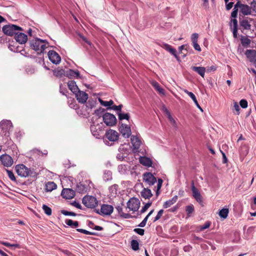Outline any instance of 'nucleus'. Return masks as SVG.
<instances>
[{
  "label": "nucleus",
  "mask_w": 256,
  "mask_h": 256,
  "mask_svg": "<svg viewBox=\"0 0 256 256\" xmlns=\"http://www.w3.org/2000/svg\"><path fill=\"white\" fill-rule=\"evenodd\" d=\"M30 47L35 50L38 54L44 52L48 46V43L46 40L36 38L30 41Z\"/></svg>",
  "instance_id": "nucleus-1"
},
{
  "label": "nucleus",
  "mask_w": 256,
  "mask_h": 256,
  "mask_svg": "<svg viewBox=\"0 0 256 256\" xmlns=\"http://www.w3.org/2000/svg\"><path fill=\"white\" fill-rule=\"evenodd\" d=\"M118 138L119 134L116 131L110 129L106 132L103 137V141L106 145L111 146L118 140Z\"/></svg>",
  "instance_id": "nucleus-2"
},
{
  "label": "nucleus",
  "mask_w": 256,
  "mask_h": 256,
  "mask_svg": "<svg viewBox=\"0 0 256 256\" xmlns=\"http://www.w3.org/2000/svg\"><path fill=\"white\" fill-rule=\"evenodd\" d=\"M16 172L21 177H36L37 174L34 169L27 168L23 164H18L16 166Z\"/></svg>",
  "instance_id": "nucleus-3"
},
{
  "label": "nucleus",
  "mask_w": 256,
  "mask_h": 256,
  "mask_svg": "<svg viewBox=\"0 0 256 256\" xmlns=\"http://www.w3.org/2000/svg\"><path fill=\"white\" fill-rule=\"evenodd\" d=\"M3 32L8 36H13L18 31H22V28L16 25L9 24L4 26L2 28Z\"/></svg>",
  "instance_id": "nucleus-4"
},
{
  "label": "nucleus",
  "mask_w": 256,
  "mask_h": 256,
  "mask_svg": "<svg viewBox=\"0 0 256 256\" xmlns=\"http://www.w3.org/2000/svg\"><path fill=\"white\" fill-rule=\"evenodd\" d=\"M82 202L87 208H94L98 205V201L93 196H86L83 198Z\"/></svg>",
  "instance_id": "nucleus-5"
},
{
  "label": "nucleus",
  "mask_w": 256,
  "mask_h": 256,
  "mask_svg": "<svg viewBox=\"0 0 256 256\" xmlns=\"http://www.w3.org/2000/svg\"><path fill=\"white\" fill-rule=\"evenodd\" d=\"M103 121L108 126H112L116 123V116L109 112H106L102 116Z\"/></svg>",
  "instance_id": "nucleus-6"
},
{
  "label": "nucleus",
  "mask_w": 256,
  "mask_h": 256,
  "mask_svg": "<svg viewBox=\"0 0 256 256\" xmlns=\"http://www.w3.org/2000/svg\"><path fill=\"white\" fill-rule=\"evenodd\" d=\"M127 208L130 211L136 212L140 208V202L138 199L132 198L127 202Z\"/></svg>",
  "instance_id": "nucleus-7"
},
{
  "label": "nucleus",
  "mask_w": 256,
  "mask_h": 256,
  "mask_svg": "<svg viewBox=\"0 0 256 256\" xmlns=\"http://www.w3.org/2000/svg\"><path fill=\"white\" fill-rule=\"evenodd\" d=\"M114 208L112 206L104 204L102 205L100 212H98V213L101 216H110L113 212Z\"/></svg>",
  "instance_id": "nucleus-8"
},
{
  "label": "nucleus",
  "mask_w": 256,
  "mask_h": 256,
  "mask_svg": "<svg viewBox=\"0 0 256 256\" xmlns=\"http://www.w3.org/2000/svg\"><path fill=\"white\" fill-rule=\"evenodd\" d=\"M50 60L53 64H58L61 61V58L54 50H51L48 54Z\"/></svg>",
  "instance_id": "nucleus-9"
},
{
  "label": "nucleus",
  "mask_w": 256,
  "mask_h": 256,
  "mask_svg": "<svg viewBox=\"0 0 256 256\" xmlns=\"http://www.w3.org/2000/svg\"><path fill=\"white\" fill-rule=\"evenodd\" d=\"M192 196L202 206H204L202 196H201L199 190L195 187L194 182L192 183Z\"/></svg>",
  "instance_id": "nucleus-10"
},
{
  "label": "nucleus",
  "mask_w": 256,
  "mask_h": 256,
  "mask_svg": "<svg viewBox=\"0 0 256 256\" xmlns=\"http://www.w3.org/2000/svg\"><path fill=\"white\" fill-rule=\"evenodd\" d=\"M0 160L2 164L6 167L11 166L14 162L12 158L7 154L2 155L0 156Z\"/></svg>",
  "instance_id": "nucleus-11"
},
{
  "label": "nucleus",
  "mask_w": 256,
  "mask_h": 256,
  "mask_svg": "<svg viewBox=\"0 0 256 256\" xmlns=\"http://www.w3.org/2000/svg\"><path fill=\"white\" fill-rule=\"evenodd\" d=\"M144 181L149 186L154 184L156 182V178L150 172H146L143 174Z\"/></svg>",
  "instance_id": "nucleus-12"
},
{
  "label": "nucleus",
  "mask_w": 256,
  "mask_h": 256,
  "mask_svg": "<svg viewBox=\"0 0 256 256\" xmlns=\"http://www.w3.org/2000/svg\"><path fill=\"white\" fill-rule=\"evenodd\" d=\"M22 31H18L14 35V39L20 44H24L28 40V36Z\"/></svg>",
  "instance_id": "nucleus-13"
},
{
  "label": "nucleus",
  "mask_w": 256,
  "mask_h": 256,
  "mask_svg": "<svg viewBox=\"0 0 256 256\" xmlns=\"http://www.w3.org/2000/svg\"><path fill=\"white\" fill-rule=\"evenodd\" d=\"M245 54L250 62L256 66V50H247L245 52Z\"/></svg>",
  "instance_id": "nucleus-14"
},
{
  "label": "nucleus",
  "mask_w": 256,
  "mask_h": 256,
  "mask_svg": "<svg viewBox=\"0 0 256 256\" xmlns=\"http://www.w3.org/2000/svg\"><path fill=\"white\" fill-rule=\"evenodd\" d=\"M75 95L76 100L80 104H84L88 99V94L86 92L80 90L76 93Z\"/></svg>",
  "instance_id": "nucleus-15"
},
{
  "label": "nucleus",
  "mask_w": 256,
  "mask_h": 256,
  "mask_svg": "<svg viewBox=\"0 0 256 256\" xmlns=\"http://www.w3.org/2000/svg\"><path fill=\"white\" fill-rule=\"evenodd\" d=\"M120 131L126 138H129L132 134L130 128L127 124H122L120 128Z\"/></svg>",
  "instance_id": "nucleus-16"
},
{
  "label": "nucleus",
  "mask_w": 256,
  "mask_h": 256,
  "mask_svg": "<svg viewBox=\"0 0 256 256\" xmlns=\"http://www.w3.org/2000/svg\"><path fill=\"white\" fill-rule=\"evenodd\" d=\"M0 126L2 130L5 131L6 132H8V134L13 127L11 121L8 120H2L0 122ZM5 134H6V133Z\"/></svg>",
  "instance_id": "nucleus-17"
},
{
  "label": "nucleus",
  "mask_w": 256,
  "mask_h": 256,
  "mask_svg": "<svg viewBox=\"0 0 256 256\" xmlns=\"http://www.w3.org/2000/svg\"><path fill=\"white\" fill-rule=\"evenodd\" d=\"M90 131L92 134L96 138H100V134L102 132V129L99 124L95 125L92 124L90 126Z\"/></svg>",
  "instance_id": "nucleus-18"
},
{
  "label": "nucleus",
  "mask_w": 256,
  "mask_h": 256,
  "mask_svg": "<svg viewBox=\"0 0 256 256\" xmlns=\"http://www.w3.org/2000/svg\"><path fill=\"white\" fill-rule=\"evenodd\" d=\"M61 194L63 198L66 199H70L74 196V192L70 188H64Z\"/></svg>",
  "instance_id": "nucleus-19"
},
{
  "label": "nucleus",
  "mask_w": 256,
  "mask_h": 256,
  "mask_svg": "<svg viewBox=\"0 0 256 256\" xmlns=\"http://www.w3.org/2000/svg\"><path fill=\"white\" fill-rule=\"evenodd\" d=\"M131 142L134 150H136L140 148L142 144V142L139 138L134 136H132Z\"/></svg>",
  "instance_id": "nucleus-20"
},
{
  "label": "nucleus",
  "mask_w": 256,
  "mask_h": 256,
  "mask_svg": "<svg viewBox=\"0 0 256 256\" xmlns=\"http://www.w3.org/2000/svg\"><path fill=\"white\" fill-rule=\"evenodd\" d=\"M239 8L240 12L244 15H248L251 14V8L246 4H242L240 2Z\"/></svg>",
  "instance_id": "nucleus-21"
},
{
  "label": "nucleus",
  "mask_w": 256,
  "mask_h": 256,
  "mask_svg": "<svg viewBox=\"0 0 256 256\" xmlns=\"http://www.w3.org/2000/svg\"><path fill=\"white\" fill-rule=\"evenodd\" d=\"M250 21H252L250 19L249 20L248 18H244L240 21V26L243 28L244 30H250L251 28V24H250Z\"/></svg>",
  "instance_id": "nucleus-22"
},
{
  "label": "nucleus",
  "mask_w": 256,
  "mask_h": 256,
  "mask_svg": "<svg viewBox=\"0 0 256 256\" xmlns=\"http://www.w3.org/2000/svg\"><path fill=\"white\" fill-rule=\"evenodd\" d=\"M192 70L199 74L202 77L204 78L205 72H206V68L202 66H192Z\"/></svg>",
  "instance_id": "nucleus-23"
},
{
  "label": "nucleus",
  "mask_w": 256,
  "mask_h": 256,
  "mask_svg": "<svg viewBox=\"0 0 256 256\" xmlns=\"http://www.w3.org/2000/svg\"><path fill=\"white\" fill-rule=\"evenodd\" d=\"M66 75L69 78H78L80 76V74L78 70H74L71 69L68 70L66 72Z\"/></svg>",
  "instance_id": "nucleus-24"
},
{
  "label": "nucleus",
  "mask_w": 256,
  "mask_h": 256,
  "mask_svg": "<svg viewBox=\"0 0 256 256\" xmlns=\"http://www.w3.org/2000/svg\"><path fill=\"white\" fill-rule=\"evenodd\" d=\"M68 86L69 89L74 94L80 90L76 84V82L74 80L69 81L68 83Z\"/></svg>",
  "instance_id": "nucleus-25"
},
{
  "label": "nucleus",
  "mask_w": 256,
  "mask_h": 256,
  "mask_svg": "<svg viewBox=\"0 0 256 256\" xmlns=\"http://www.w3.org/2000/svg\"><path fill=\"white\" fill-rule=\"evenodd\" d=\"M184 92L188 96H190L191 98L193 100L194 102V104H196V106L202 111V112L203 110L202 109V108L200 107V104H198V101H197V100H196V98L195 96V95L192 92H190L189 91H188L187 90H184Z\"/></svg>",
  "instance_id": "nucleus-26"
},
{
  "label": "nucleus",
  "mask_w": 256,
  "mask_h": 256,
  "mask_svg": "<svg viewBox=\"0 0 256 256\" xmlns=\"http://www.w3.org/2000/svg\"><path fill=\"white\" fill-rule=\"evenodd\" d=\"M140 194L141 196L145 199H150L152 196L151 190L148 188H144Z\"/></svg>",
  "instance_id": "nucleus-27"
},
{
  "label": "nucleus",
  "mask_w": 256,
  "mask_h": 256,
  "mask_svg": "<svg viewBox=\"0 0 256 256\" xmlns=\"http://www.w3.org/2000/svg\"><path fill=\"white\" fill-rule=\"evenodd\" d=\"M178 196H175L172 198L168 200L165 202L163 204V208H166L170 207L173 204H174L178 200Z\"/></svg>",
  "instance_id": "nucleus-28"
},
{
  "label": "nucleus",
  "mask_w": 256,
  "mask_h": 256,
  "mask_svg": "<svg viewBox=\"0 0 256 256\" xmlns=\"http://www.w3.org/2000/svg\"><path fill=\"white\" fill-rule=\"evenodd\" d=\"M163 48H164L166 50L168 51L169 52H170L172 55L174 56L177 59H178L176 49L172 48L170 45L167 44H164Z\"/></svg>",
  "instance_id": "nucleus-29"
},
{
  "label": "nucleus",
  "mask_w": 256,
  "mask_h": 256,
  "mask_svg": "<svg viewBox=\"0 0 256 256\" xmlns=\"http://www.w3.org/2000/svg\"><path fill=\"white\" fill-rule=\"evenodd\" d=\"M140 162L141 164L146 166H150L152 164V162L150 158L146 156L140 157Z\"/></svg>",
  "instance_id": "nucleus-30"
},
{
  "label": "nucleus",
  "mask_w": 256,
  "mask_h": 256,
  "mask_svg": "<svg viewBox=\"0 0 256 256\" xmlns=\"http://www.w3.org/2000/svg\"><path fill=\"white\" fill-rule=\"evenodd\" d=\"M88 190V186L81 182L77 184L76 190L79 193H85L87 192Z\"/></svg>",
  "instance_id": "nucleus-31"
},
{
  "label": "nucleus",
  "mask_w": 256,
  "mask_h": 256,
  "mask_svg": "<svg viewBox=\"0 0 256 256\" xmlns=\"http://www.w3.org/2000/svg\"><path fill=\"white\" fill-rule=\"evenodd\" d=\"M56 188V184L52 182H49L46 185V190L47 192H52Z\"/></svg>",
  "instance_id": "nucleus-32"
},
{
  "label": "nucleus",
  "mask_w": 256,
  "mask_h": 256,
  "mask_svg": "<svg viewBox=\"0 0 256 256\" xmlns=\"http://www.w3.org/2000/svg\"><path fill=\"white\" fill-rule=\"evenodd\" d=\"M65 223L68 226L71 228H77L78 226V222L77 221H73L70 219H66L65 220Z\"/></svg>",
  "instance_id": "nucleus-33"
},
{
  "label": "nucleus",
  "mask_w": 256,
  "mask_h": 256,
  "mask_svg": "<svg viewBox=\"0 0 256 256\" xmlns=\"http://www.w3.org/2000/svg\"><path fill=\"white\" fill-rule=\"evenodd\" d=\"M229 212V210L228 208H223L219 211V216L222 218H226Z\"/></svg>",
  "instance_id": "nucleus-34"
},
{
  "label": "nucleus",
  "mask_w": 256,
  "mask_h": 256,
  "mask_svg": "<svg viewBox=\"0 0 256 256\" xmlns=\"http://www.w3.org/2000/svg\"><path fill=\"white\" fill-rule=\"evenodd\" d=\"M240 6V2H238L234 6V8L231 13V16L233 18H236L238 15V12Z\"/></svg>",
  "instance_id": "nucleus-35"
},
{
  "label": "nucleus",
  "mask_w": 256,
  "mask_h": 256,
  "mask_svg": "<svg viewBox=\"0 0 256 256\" xmlns=\"http://www.w3.org/2000/svg\"><path fill=\"white\" fill-rule=\"evenodd\" d=\"M118 188V186L116 184H113L109 188V190L112 196H116L117 194Z\"/></svg>",
  "instance_id": "nucleus-36"
},
{
  "label": "nucleus",
  "mask_w": 256,
  "mask_h": 256,
  "mask_svg": "<svg viewBox=\"0 0 256 256\" xmlns=\"http://www.w3.org/2000/svg\"><path fill=\"white\" fill-rule=\"evenodd\" d=\"M117 114L118 116V119L120 120H128L130 118V116L128 113L124 114L119 112H117Z\"/></svg>",
  "instance_id": "nucleus-37"
},
{
  "label": "nucleus",
  "mask_w": 256,
  "mask_h": 256,
  "mask_svg": "<svg viewBox=\"0 0 256 256\" xmlns=\"http://www.w3.org/2000/svg\"><path fill=\"white\" fill-rule=\"evenodd\" d=\"M112 179V173L110 170H106L104 172V180L108 181Z\"/></svg>",
  "instance_id": "nucleus-38"
},
{
  "label": "nucleus",
  "mask_w": 256,
  "mask_h": 256,
  "mask_svg": "<svg viewBox=\"0 0 256 256\" xmlns=\"http://www.w3.org/2000/svg\"><path fill=\"white\" fill-rule=\"evenodd\" d=\"M166 114L167 115V116H168V118L170 122L174 126H176V120H174V118H173L172 117L170 113V112H168V110H166Z\"/></svg>",
  "instance_id": "nucleus-39"
},
{
  "label": "nucleus",
  "mask_w": 256,
  "mask_h": 256,
  "mask_svg": "<svg viewBox=\"0 0 256 256\" xmlns=\"http://www.w3.org/2000/svg\"><path fill=\"white\" fill-rule=\"evenodd\" d=\"M186 211L188 216H190V214L194 212V206L192 204H190L186 207Z\"/></svg>",
  "instance_id": "nucleus-40"
},
{
  "label": "nucleus",
  "mask_w": 256,
  "mask_h": 256,
  "mask_svg": "<svg viewBox=\"0 0 256 256\" xmlns=\"http://www.w3.org/2000/svg\"><path fill=\"white\" fill-rule=\"evenodd\" d=\"M131 246L133 250H137L139 249V244L136 240H133L131 242Z\"/></svg>",
  "instance_id": "nucleus-41"
},
{
  "label": "nucleus",
  "mask_w": 256,
  "mask_h": 256,
  "mask_svg": "<svg viewBox=\"0 0 256 256\" xmlns=\"http://www.w3.org/2000/svg\"><path fill=\"white\" fill-rule=\"evenodd\" d=\"M100 104L104 106H110L113 104L114 102L112 100L109 101H104L100 99H99Z\"/></svg>",
  "instance_id": "nucleus-42"
},
{
  "label": "nucleus",
  "mask_w": 256,
  "mask_h": 256,
  "mask_svg": "<svg viewBox=\"0 0 256 256\" xmlns=\"http://www.w3.org/2000/svg\"><path fill=\"white\" fill-rule=\"evenodd\" d=\"M42 208L46 215L50 216L52 214V209L50 207L46 204H43Z\"/></svg>",
  "instance_id": "nucleus-43"
},
{
  "label": "nucleus",
  "mask_w": 256,
  "mask_h": 256,
  "mask_svg": "<svg viewBox=\"0 0 256 256\" xmlns=\"http://www.w3.org/2000/svg\"><path fill=\"white\" fill-rule=\"evenodd\" d=\"M241 42L243 46L249 45L250 43V40L248 38L242 36Z\"/></svg>",
  "instance_id": "nucleus-44"
},
{
  "label": "nucleus",
  "mask_w": 256,
  "mask_h": 256,
  "mask_svg": "<svg viewBox=\"0 0 256 256\" xmlns=\"http://www.w3.org/2000/svg\"><path fill=\"white\" fill-rule=\"evenodd\" d=\"M76 230L84 234H88V235H96V233L94 232H90L88 230H86L82 228H78L76 229Z\"/></svg>",
  "instance_id": "nucleus-45"
},
{
  "label": "nucleus",
  "mask_w": 256,
  "mask_h": 256,
  "mask_svg": "<svg viewBox=\"0 0 256 256\" xmlns=\"http://www.w3.org/2000/svg\"><path fill=\"white\" fill-rule=\"evenodd\" d=\"M60 212L62 214H63L64 215L66 216H76V214L75 212H68L66 210H62Z\"/></svg>",
  "instance_id": "nucleus-46"
},
{
  "label": "nucleus",
  "mask_w": 256,
  "mask_h": 256,
  "mask_svg": "<svg viewBox=\"0 0 256 256\" xmlns=\"http://www.w3.org/2000/svg\"><path fill=\"white\" fill-rule=\"evenodd\" d=\"M122 104H120L118 106H112V107L108 108V109H112L114 110L117 112H122Z\"/></svg>",
  "instance_id": "nucleus-47"
},
{
  "label": "nucleus",
  "mask_w": 256,
  "mask_h": 256,
  "mask_svg": "<svg viewBox=\"0 0 256 256\" xmlns=\"http://www.w3.org/2000/svg\"><path fill=\"white\" fill-rule=\"evenodd\" d=\"M152 205V202H148L146 203L140 210V214L144 213L146 211V210L148 209V208L150 206Z\"/></svg>",
  "instance_id": "nucleus-48"
},
{
  "label": "nucleus",
  "mask_w": 256,
  "mask_h": 256,
  "mask_svg": "<svg viewBox=\"0 0 256 256\" xmlns=\"http://www.w3.org/2000/svg\"><path fill=\"white\" fill-rule=\"evenodd\" d=\"M164 213V210H160L158 214H157V215L154 218L153 220V222H156V221L158 220L160 218L162 217V214Z\"/></svg>",
  "instance_id": "nucleus-49"
},
{
  "label": "nucleus",
  "mask_w": 256,
  "mask_h": 256,
  "mask_svg": "<svg viewBox=\"0 0 256 256\" xmlns=\"http://www.w3.org/2000/svg\"><path fill=\"white\" fill-rule=\"evenodd\" d=\"M198 34L197 33H194L192 34L191 40L192 43L197 42L198 41Z\"/></svg>",
  "instance_id": "nucleus-50"
},
{
  "label": "nucleus",
  "mask_w": 256,
  "mask_h": 256,
  "mask_svg": "<svg viewBox=\"0 0 256 256\" xmlns=\"http://www.w3.org/2000/svg\"><path fill=\"white\" fill-rule=\"evenodd\" d=\"M96 102L92 100H89L86 104L87 108H92L95 106Z\"/></svg>",
  "instance_id": "nucleus-51"
},
{
  "label": "nucleus",
  "mask_w": 256,
  "mask_h": 256,
  "mask_svg": "<svg viewBox=\"0 0 256 256\" xmlns=\"http://www.w3.org/2000/svg\"><path fill=\"white\" fill-rule=\"evenodd\" d=\"M9 49L14 52H19L20 48L19 46H15L14 45L10 44L8 46Z\"/></svg>",
  "instance_id": "nucleus-52"
},
{
  "label": "nucleus",
  "mask_w": 256,
  "mask_h": 256,
  "mask_svg": "<svg viewBox=\"0 0 256 256\" xmlns=\"http://www.w3.org/2000/svg\"><path fill=\"white\" fill-rule=\"evenodd\" d=\"M240 104L243 108H246L248 107V102L246 100L242 99L240 100Z\"/></svg>",
  "instance_id": "nucleus-53"
},
{
  "label": "nucleus",
  "mask_w": 256,
  "mask_h": 256,
  "mask_svg": "<svg viewBox=\"0 0 256 256\" xmlns=\"http://www.w3.org/2000/svg\"><path fill=\"white\" fill-rule=\"evenodd\" d=\"M230 26H233V28H238V21L236 18L231 20Z\"/></svg>",
  "instance_id": "nucleus-54"
},
{
  "label": "nucleus",
  "mask_w": 256,
  "mask_h": 256,
  "mask_svg": "<svg viewBox=\"0 0 256 256\" xmlns=\"http://www.w3.org/2000/svg\"><path fill=\"white\" fill-rule=\"evenodd\" d=\"M7 173L8 176V178L13 181L16 180V178L13 172L11 170H7Z\"/></svg>",
  "instance_id": "nucleus-55"
},
{
  "label": "nucleus",
  "mask_w": 256,
  "mask_h": 256,
  "mask_svg": "<svg viewBox=\"0 0 256 256\" xmlns=\"http://www.w3.org/2000/svg\"><path fill=\"white\" fill-rule=\"evenodd\" d=\"M134 231L136 232V234L140 235L143 236L144 233V230L142 228H136L134 230Z\"/></svg>",
  "instance_id": "nucleus-56"
},
{
  "label": "nucleus",
  "mask_w": 256,
  "mask_h": 256,
  "mask_svg": "<svg viewBox=\"0 0 256 256\" xmlns=\"http://www.w3.org/2000/svg\"><path fill=\"white\" fill-rule=\"evenodd\" d=\"M216 70V66L215 65H212L210 66H208L206 68V72H214Z\"/></svg>",
  "instance_id": "nucleus-57"
},
{
  "label": "nucleus",
  "mask_w": 256,
  "mask_h": 256,
  "mask_svg": "<svg viewBox=\"0 0 256 256\" xmlns=\"http://www.w3.org/2000/svg\"><path fill=\"white\" fill-rule=\"evenodd\" d=\"M210 222H205V224L204 225L200 226V230H204L208 228L210 226Z\"/></svg>",
  "instance_id": "nucleus-58"
},
{
  "label": "nucleus",
  "mask_w": 256,
  "mask_h": 256,
  "mask_svg": "<svg viewBox=\"0 0 256 256\" xmlns=\"http://www.w3.org/2000/svg\"><path fill=\"white\" fill-rule=\"evenodd\" d=\"M234 110L236 112V114H239L240 108L238 104L236 102H235L234 103Z\"/></svg>",
  "instance_id": "nucleus-59"
},
{
  "label": "nucleus",
  "mask_w": 256,
  "mask_h": 256,
  "mask_svg": "<svg viewBox=\"0 0 256 256\" xmlns=\"http://www.w3.org/2000/svg\"><path fill=\"white\" fill-rule=\"evenodd\" d=\"M192 45H193V46L195 50L198 51V52L201 51V48H200V45L198 44V42L193 43Z\"/></svg>",
  "instance_id": "nucleus-60"
},
{
  "label": "nucleus",
  "mask_w": 256,
  "mask_h": 256,
  "mask_svg": "<svg viewBox=\"0 0 256 256\" xmlns=\"http://www.w3.org/2000/svg\"><path fill=\"white\" fill-rule=\"evenodd\" d=\"M220 152L222 154V162L224 164H226L227 162H228V159H227V158L226 156V154L222 151L220 150Z\"/></svg>",
  "instance_id": "nucleus-61"
},
{
  "label": "nucleus",
  "mask_w": 256,
  "mask_h": 256,
  "mask_svg": "<svg viewBox=\"0 0 256 256\" xmlns=\"http://www.w3.org/2000/svg\"><path fill=\"white\" fill-rule=\"evenodd\" d=\"M79 36H80V38H82L86 44H88V45H90V46H91V45H92V43H91L90 41H88V40L86 39V38L85 36H82V34H80Z\"/></svg>",
  "instance_id": "nucleus-62"
},
{
  "label": "nucleus",
  "mask_w": 256,
  "mask_h": 256,
  "mask_svg": "<svg viewBox=\"0 0 256 256\" xmlns=\"http://www.w3.org/2000/svg\"><path fill=\"white\" fill-rule=\"evenodd\" d=\"M120 216L124 218H130L132 217L130 214L124 212H123Z\"/></svg>",
  "instance_id": "nucleus-63"
},
{
  "label": "nucleus",
  "mask_w": 256,
  "mask_h": 256,
  "mask_svg": "<svg viewBox=\"0 0 256 256\" xmlns=\"http://www.w3.org/2000/svg\"><path fill=\"white\" fill-rule=\"evenodd\" d=\"M234 2H230L226 4V9L228 10H230L233 6Z\"/></svg>",
  "instance_id": "nucleus-64"
}]
</instances>
